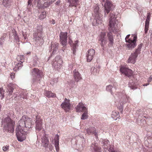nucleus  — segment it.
Listing matches in <instances>:
<instances>
[{"label": "nucleus", "instance_id": "nucleus-1", "mask_svg": "<svg viewBox=\"0 0 152 152\" xmlns=\"http://www.w3.org/2000/svg\"><path fill=\"white\" fill-rule=\"evenodd\" d=\"M110 18L109 22L108 30L110 32L107 34V37L109 43L112 45L113 43V39L111 32H116L118 21L115 17V15L112 13H110Z\"/></svg>", "mask_w": 152, "mask_h": 152}, {"label": "nucleus", "instance_id": "nucleus-2", "mask_svg": "<svg viewBox=\"0 0 152 152\" xmlns=\"http://www.w3.org/2000/svg\"><path fill=\"white\" fill-rule=\"evenodd\" d=\"M17 126V130H19V128H21L25 129L26 131L28 130L33 127L31 119L26 116H23L18 121Z\"/></svg>", "mask_w": 152, "mask_h": 152}, {"label": "nucleus", "instance_id": "nucleus-3", "mask_svg": "<svg viewBox=\"0 0 152 152\" xmlns=\"http://www.w3.org/2000/svg\"><path fill=\"white\" fill-rule=\"evenodd\" d=\"M4 129L6 132L13 133L14 131L15 122L9 117L5 118L3 121Z\"/></svg>", "mask_w": 152, "mask_h": 152}, {"label": "nucleus", "instance_id": "nucleus-4", "mask_svg": "<svg viewBox=\"0 0 152 152\" xmlns=\"http://www.w3.org/2000/svg\"><path fill=\"white\" fill-rule=\"evenodd\" d=\"M56 0H34L35 3H37V7L39 9L45 8L48 7ZM32 0H28V5L32 3Z\"/></svg>", "mask_w": 152, "mask_h": 152}, {"label": "nucleus", "instance_id": "nucleus-5", "mask_svg": "<svg viewBox=\"0 0 152 152\" xmlns=\"http://www.w3.org/2000/svg\"><path fill=\"white\" fill-rule=\"evenodd\" d=\"M137 38V36L134 34L131 36L128 34L126 36L125 39L126 42L128 43L126 46L129 50H132L136 46Z\"/></svg>", "mask_w": 152, "mask_h": 152}, {"label": "nucleus", "instance_id": "nucleus-6", "mask_svg": "<svg viewBox=\"0 0 152 152\" xmlns=\"http://www.w3.org/2000/svg\"><path fill=\"white\" fill-rule=\"evenodd\" d=\"M99 7L97 6H95L94 8V13L95 18L94 21H95L96 23H93L94 26L97 25L102 22V18L101 17V15L99 12Z\"/></svg>", "mask_w": 152, "mask_h": 152}, {"label": "nucleus", "instance_id": "nucleus-7", "mask_svg": "<svg viewBox=\"0 0 152 152\" xmlns=\"http://www.w3.org/2000/svg\"><path fill=\"white\" fill-rule=\"evenodd\" d=\"M63 61L60 56H57L53 60L52 65L53 68L56 70L60 69L62 67Z\"/></svg>", "mask_w": 152, "mask_h": 152}, {"label": "nucleus", "instance_id": "nucleus-8", "mask_svg": "<svg viewBox=\"0 0 152 152\" xmlns=\"http://www.w3.org/2000/svg\"><path fill=\"white\" fill-rule=\"evenodd\" d=\"M18 127L16 129L17 132L16 135L18 140L20 142H22L26 139L25 134H26L27 132L26 131L25 129L19 128V130H17Z\"/></svg>", "mask_w": 152, "mask_h": 152}, {"label": "nucleus", "instance_id": "nucleus-9", "mask_svg": "<svg viewBox=\"0 0 152 152\" xmlns=\"http://www.w3.org/2000/svg\"><path fill=\"white\" fill-rule=\"evenodd\" d=\"M31 72L33 79L35 80H40L43 75V72L38 68H34Z\"/></svg>", "mask_w": 152, "mask_h": 152}, {"label": "nucleus", "instance_id": "nucleus-10", "mask_svg": "<svg viewBox=\"0 0 152 152\" xmlns=\"http://www.w3.org/2000/svg\"><path fill=\"white\" fill-rule=\"evenodd\" d=\"M99 41L100 42V43L102 48L104 49V45L107 44V41L106 36V32L104 31L101 33Z\"/></svg>", "mask_w": 152, "mask_h": 152}, {"label": "nucleus", "instance_id": "nucleus-11", "mask_svg": "<svg viewBox=\"0 0 152 152\" xmlns=\"http://www.w3.org/2000/svg\"><path fill=\"white\" fill-rule=\"evenodd\" d=\"M114 7L112 2L109 0H106L104 4V15H106V13L108 14L112 10Z\"/></svg>", "mask_w": 152, "mask_h": 152}, {"label": "nucleus", "instance_id": "nucleus-12", "mask_svg": "<svg viewBox=\"0 0 152 152\" xmlns=\"http://www.w3.org/2000/svg\"><path fill=\"white\" fill-rule=\"evenodd\" d=\"M43 27L40 26L37 27V31L34 34V37L36 41L39 40L42 37V32Z\"/></svg>", "mask_w": 152, "mask_h": 152}, {"label": "nucleus", "instance_id": "nucleus-13", "mask_svg": "<svg viewBox=\"0 0 152 152\" xmlns=\"http://www.w3.org/2000/svg\"><path fill=\"white\" fill-rule=\"evenodd\" d=\"M61 106L65 112L69 111L70 109L71 106L70 100L65 98L64 101L61 104Z\"/></svg>", "mask_w": 152, "mask_h": 152}, {"label": "nucleus", "instance_id": "nucleus-14", "mask_svg": "<svg viewBox=\"0 0 152 152\" xmlns=\"http://www.w3.org/2000/svg\"><path fill=\"white\" fill-rule=\"evenodd\" d=\"M67 33L61 32L60 33V38L61 44L64 46H65L67 43Z\"/></svg>", "mask_w": 152, "mask_h": 152}, {"label": "nucleus", "instance_id": "nucleus-15", "mask_svg": "<svg viewBox=\"0 0 152 152\" xmlns=\"http://www.w3.org/2000/svg\"><path fill=\"white\" fill-rule=\"evenodd\" d=\"M120 70L121 72L127 76L130 77L131 78L133 77V76H132L133 72L131 69L125 67H122L121 68Z\"/></svg>", "mask_w": 152, "mask_h": 152}, {"label": "nucleus", "instance_id": "nucleus-16", "mask_svg": "<svg viewBox=\"0 0 152 152\" xmlns=\"http://www.w3.org/2000/svg\"><path fill=\"white\" fill-rule=\"evenodd\" d=\"M95 55V50L93 49H89L86 53L87 61L90 62L93 58Z\"/></svg>", "mask_w": 152, "mask_h": 152}, {"label": "nucleus", "instance_id": "nucleus-17", "mask_svg": "<svg viewBox=\"0 0 152 152\" xmlns=\"http://www.w3.org/2000/svg\"><path fill=\"white\" fill-rule=\"evenodd\" d=\"M58 43L57 42H52L50 48L51 51H52V54H55L58 48Z\"/></svg>", "mask_w": 152, "mask_h": 152}, {"label": "nucleus", "instance_id": "nucleus-18", "mask_svg": "<svg viewBox=\"0 0 152 152\" xmlns=\"http://www.w3.org/2000/svg\"><path fill=\"white\" fill-rule=\"evenodd\" d=\"M87 110V109L84 106V105L81 102L79 103L76 107V111L77 112H83V111Z\"/></svg>", "mask_w": 152, "mask_h": 152}, {"label": "nucleus", "instance_id": "nucleus-19", "mask_svg": "<svg viewBox=\"0 0 152 152\" xmlns=\"http://www.w3.org/2000/svg\"><path fill=\"white\" fill-rule=\"evenodd\" d=\"M90 149L92 152H102L101 148L96 143L92 144Z\"/></svg>", "mask_w": 152, "mask_h": 152}, {"label": "nucleus", "instance_id": "nucleus-20", "mask_svg": "<svg viewBox=\"0 0 152 152\" xmlns=\"http://www.w3.org/2000/svg\"><path fill=\"white\" fill-rule=\"evenodd\" d=\"M135 53H132L128 60V63L134 64L136 62V59L137 57Z\"/></svg>", "mask_w": 152, "mask_h": 152}, {"label": "nucleus", "instance_id": "nucleus-21", "mask_svg": "<svg viewBox=\"0 0 152 152\" xmlns=\"http://www.w3.org/2000/svg\"><path fill=\"white\" fill-rule=\"evenodd\" d=\"M73 73L74 79L76 82H78L82 79L81 75L76 69L73 72Z\"/></svg>", "mask_w": 152, "mask_h": 152}, {"label": "nucleus", "instance_id": "nucleus-22", "mask_svg": "<svg viewBox=\"0 0 152 152\" xmlns=\"http://www.w3.org/2000/svg\"><path fill=\"white\" fill-rule=\"evenodd\" d=\"M49 140L48 137L46 135H44L42 137V146L47 148H48V146L49 144Z\"/></svg>", "mask_w": 152, "mask_h": 152}, {"label": "nucleus", "instance_id": "nucleus-23", "mask_svg": "<svg viewBox=\"0 0 152 152\" xmlns=\"http://www.w3.org/2000/svg\"><path fill=\"white\" fill-rule=\"evenodd\" d=\"M86 132L88 134H94L95 136H97V134L96 132V128L93 127H91L86 129Z\"/></svg>", "mask_w": 152, "mask_h": 152}, {"label": "nucleus", "instance_id": "nucleus-24", "mask_svg": "<svg viewBox=\"0 0 152 152\" xmlns=\"http://www.w3.org/2000/svg\"><path fill=\"white\" fill-rule=\"evenodd\" d=\"M55 140V147L57 152H59V136L58 134H56Z\"/></svg>", "mask_w": 152, "mask_h": 152}, {"label": "nucleus", "instance_id": "nucleus-25", "mask_svg": "<svg viewBox=\"0 0 152 152\" xmlns=\"http://www.w3.org/2000/svg\"><path fill=\"white\" fill-rule=\"evenodd\" d=\"M45 95L48 98H54L56 97V94L52 93L51 91H46L45 92Z\"/></svg>", "mask_w": 152, "mask_h": 152}, {"label": "nucleus", "instance_id": "nucleus-26", "mask_svg": "<svg viewBox=\"0 0 152 152\" xmlns=\"http://www.w3.org/2000/svg\"><path fill=\"white\" fill-rule=\"evenodd\" d=\"M12 85L11 83H10L7 85V92L9 93V94L10 95H12L13 92L14 88H12Z\"/></svg>", "mask_w": 152, "mask_h": 152}, {"label": "nucleus", "instance_id": "nucleus-27", "mask_svg": "<svg viewBox=\"0 0 152 152\" xmlns=\"http://www.w3.org/2000/svg\"><path fill=\"white\" fill-rule=\"evenodd\" d=\"M111 117L114 119L116 120L117 118H119L120 116L119 115L118 112L114 111L112 112Z\"/></svg>", "mask_w": 152, "mask_h": 152}, {"label": "nucleus", "instance_id": "nucleus-28", "mask_svg": "<svg viewBox=\"0 0 152 152\" xmlns=\"http://www.w3.org/2000/svg\"><path fill=\"white\" fill-rule=\"evenodd\" d=\"M23 64L21 63L18 62L15 64V67L13 69L15 71L18 70L19 68H21L23 66Z\"/></svg>", "mask_w": 152, "mask_h": 152}, {"label": "nucleus", "instance_id": "nucleus-29", "mask_svg": "<svg viewBox=\"0 0 152 152\" xmlns=\"http://www.w3.org/2000/svg\"><path fill=\"white\" fill-rule=\"evenodd\" d=\"M83 112H84V113L82 115L81 118V119H83V120H85V119H86L88 118V110H85L84 111H83Z\"/></svg>", "mask_w": 152, "mask_h": 152}, {"label": "nucleus", "instance_id": "nucleus-30", "mask_svg": "<svg viewBox=\"0 0 152 152\" xmlns=\"http://www.w3.org/2000/svg\"><path fill=\"white\" fill-rule=\"evenodd\" d=\"M17 60L18 62L20 63H21L23 64V63L24 61V57L22 55H19L17 57Z\"/></svg>", "mask_w": 152, "mask_h": 152}, {"label": "nucleus", "instance_id": "nucleus-31", "mask_svg": "<svg viewBox=\"0 0 152 152\" xmlns=\"http://www.w3.org/2000/svg\"><path fill=\"white\" fill-rule=\"evenodd\" d=\"M36 129L38 131H39L41 130L42 128V123H36Z\"/></svg>", "mask_w": 152, "mask_h": 152}, {"label": "nucleus", "instance_id": "nucleus-32", "mask_svg": "<svg viewBox=\"0 0 152 152\" xmlns=\"http://www.w3.org/2000/svg\"><path fill=\"white\" fill-rule=\"evenodd\" d=\"M78 0H71L70 1V4L69 6L76 7L77 1Z\"/></svg>", "mask_w": 152, "mask_h": 152}, {"label": "nucleus", "instance_id": "nucleus-33", "mask_svg": "<svg viewBox=\"0 0 152 152\" xmlns=\"http://www.w3.org/2000/svg\"><path fill=\"white\" fill-rule=\"evenodd\" d=\"M109 141L107 140L106 141H105L104 142V148L106 149H108L110 146L109 143Z\"/></svg>", "mask_w": 152, "mask_h": 152}, {"label": "nucleus", "instance_id": "nucleus-34", "mask_svg": "<svg viewBox=\"0 0 152 152\" xmlns=\"http://www.w3.org/2000/svg\"><path fill=\"white\" fill-rule=\"evenodd\" d=\"M42 123V119L41 118L40 116L37 115L36 116V123Z\"/></svg>", "mask_w": 152, "mask_h": 152}, {"label": "nucleus", "instance_id": "nucleus-35", "mask_svg": "<svg viewBox=\"0 0 152 152\" xmlns=\"http://www.w3.org/2000/svg\"><path fill=\"white\" fill-rule=\"evenodd\" d=\"M10 0H3V4L5 7H7L10 5Z\"/></svg>", "mask_w": 152, "mask_h": 152}, {"label": "nucleus", "instance_id": "nucleus-36", "mask_svg": "<svg viewBox=\"0 0 152 152\" xmlns=\"http://www.w3.org/2000/svg\"><path fill=\"white\" fill-rule=\"evenodd\" d=\"M78 42L77 41H75V43H73L72 45H71V46L73 48V53H74L75 52V49L77 45Z\"/></svg>", "mask_w": 152, "mask_h": 152}, {"label": "nucleus", "instance_id": "nucleus-37", "mask_svg": "<svg viewBox=\"0 0 152 152\" xmlns=\"http://www.w3.org/2000/svg\"><path fill=\"white\" fill-rule=\"evenodd\" d=\"M46 13L45 12H42L39 15V18L40 19H42L45 18L46 16Z\"/></svg>", "mask_w": 152, "mask_h": 152}, {"label": "nucleus", "instance_id": "nucleus-38", "mask_svg": "<svg viewBox=\"0 0 152 152\" xmlns=\"http://www.w3.org/2000/svg\"><path fill=\"white\" fill-rule=\"evenodd\" d=\"M149 24L148 23H145V34H146L148 30V28H149Z\"/></svg>", "mask_w": 152, "mask_h": 152}, {"label": "nucleus", "instance_id": "nucleus-39", "mask_svg": "<svg viewBox=\"0 0 152 152\" xmlns=\"http://www.w3.org/2000/svg\"><path fill=\"white\" fill-rule=\"evenodd\" d=\"M4 91L2 88H0V94L1 96V99L3 98L4 97Z\"/></svg>", "mask_w": 152, "mask_h": 152}, {"label": "nucleus", "instance_id": "nucleus-40", "mask_svg": "<svg viewBox=\"0 0 152 152\" xmlns=\"http://www.w3.org/2000/svg\"><path fill=\"white\" fill-rule=\"evenodd\" d=\"M9 148V145H6L4 146L2 148L3 150L4 151H8Z\"/></svg>", "mask_w": 152, "mask_h": 152}, {"label": "nucleus", "instance_id": "nucleus-41", "mask_svg": "<svg viewBox=\"0 0 152 152\" xmlns=\"http://www.w3.org/2000/svg\"><path fill=\"white\" fill-rule=\"evenodd\" d=\"M13 35L14 36L15 39L16 40H18V38L16 31H14V32Z\"/></svg>", "mask_w": 152, "mask_h": 152}, {"label": "nucleus", "instance_id": "nucleus-42", "mask_svg": "<svg viewBox=\"0 0 152 152\" xmlns=\"http://www.w3.org/2000/svg\"><path fill=\"white\" fill-rule=\"evenodd\" d=\"M112 87L111 85H109L106 87V90L108 91H110Z\"/></svg>", "mask_w": 152, "mask_h": 152}, {"label": "nucleus", "instance_id": "nucleus-43", "mask_svg": "<svg viewBox=\"0 0 152 152\" xmlns=\"http://www.w3.org/2000/svg\"><path fill=\"white\" fill-rule=\"evenodd\" d=\"M140 50H139L137 48L135 52L133 53H135V54L137 55V56L140 53Z\"/></svg>", "mask_w": 152, "mask_h": 152}, {"label": "nucleus", "instance_id": "nucleus-44", "mask_svg": "<svg viewBox=\"0 0 152 152\" xmlns=\"http://www.w3.org/2000/svg\"><path fill=\"white\" fill-rule=\"evenodd\" d=\"M48 147L49 148V150L50 151H52L53 150V147L52 145L51 144H48Z\"/></svg>", "mask_w": 152, "mask_h": 152}, {"label": "nucleus", "instance_id": "nucleus-45", "mask_svg": "<svg viewBox=\"0 0 152 152\" xmlns=\"http://www.w3.org/2000/svg\"><path fill=\"white\" fill-rule=\"evenodd\" d=\"M10 77L13 80L15 78V74L12 73L10 75Z\"/></svg>", "mask_w": 152, "mask_h": 152}, {"label": "nucleus", "instance_id": "nucleus-46", "mask_svg": "<svg viewBox=\"0 0 152 152\" xmlns=\"http://www.w3.org/2000/svg\"><path fill=\"white\" fill-rule=\"evenodd\" d=\"M19 97L20 98H22L23 99H26L27 97L25 95H23L22 94L20 95Z\"/></svg>", "mask_w": 152, "mask_h": 152}, {"label": "nucleus", "instance_id": "nucleus-47", "mask_svg": "<svg viewBox=\"0 0 152 152\" xmlns=\"http://www.w3.org/2000/svg\"><path fill=\"white\" fill-rule=\"evenodd\" d=\"M152 80V75L150 76L148 80V83H150Z\"/></svg>", "mask_w": 152, "mask_h": 152}, {"label": "nucleus", "instance_id": "nucleus-48", "mask_svg": "<svg viewBox=\"0 0 152 152\" xmlns=\"http://www.w3.org/2000/svg\"><path fill=\"white\" fill-rule=\"evenodd\" d=\"M150 19V18H147L146 20H145V23L149 24Z\"/></svg>", "mask_w": 152, "mask_h": 152}, {"label": "nucleus", "instance_id": "nucleus-49", "mask_svg": "<svg viewBox=\"0 0 152 152\" xmlns=\"http://www.w3.org/2000/svg\"><path fill=\"white\" fill-rule=\"evenodd\" d=\"M151 14L150 12H148L147 18H150Z\"/></svg>", "mask_w": 152, "mask_h": 152}, {"label": "nucleus", "instance_id": "nucleus-50", "mask_svg": "<svg viewBox=\"0 0 152 152\" xmlns=\"http://www.w3.org/2000/svg\"><path fill=\"white\" fill-rule=\"evenodd\" d=\"M142 43H141V44H140L138 46V48H137V49H139V50H141V49L142 47Z\"/></svg>", "mask_w": 152, "mask_h": 152}, {"label": "nucleus", "instance_id": "nucleus-51", "mask_svg": "<svg viewBox=\"0 0 152 152\" xmlns=\"http://www.w3.org/2000/svg\"><path fill=\"white\" fill-rule=\"evenodd\" d=\"M4 42V41L3 39L2 38L0 39V44L1 45H2L3 44Z\"/></svg>", "mask_w": 152, "mask_h": 152}, {"label": "nucleus", "instance_id": "nucleus-52", "mask_svg": "<svg viewBox=\"0 0 152 152\" xmlns=\"http://www.w3.org/2000/svg\"><path fill=\"white\" fill-rule=\"evenodd\" d=\"M23 37H24V39H27V34L25 33V34H23Z\"/></svg>", "mask_w": 152, "mask_h": 152}, {"label": "nucleus", "instance_id": "nucleus-53", "mask_svg": "<svg viewBox=\"0 0 152 152\" xmlns=\"http://www.w3.org/2000/svg\"><path fill=\"white\" fill-rule=\"evenodd\" d=\"M93 70L94 71V72H92V73L93 74H94V75H96L97 72H96V73H95L94 72V71H97L96 69V68H93Z\"/></svg>", "mask_w": 152, "mask_h": 152}, {"label": "nucleus", "instance_id": "nucleus-54", "mask_svg": "<svg viewBox=\"0 0 152 152\" xmlns=\"http://www.w3.org/2000/svg\"><path fill=\"white\" fill-rule=\"evenodd\" d=\"M69 44L71 45H72V44H73L72 41V40H71L70 38H69Z\"/></svg>", "mask_w": 152, "mask_h": 152}, {"label": "nucleus", "instance_id": "nucleus-55", "mask_svg": "<svg viewBox=\"0 0 152 152\" xmlns=\"http://www.w3.org/2000/svg\"><path fill=\"white\" fill-rule=\"evenodd\" d=\"M55 23H56L55 21L54 20H53L52 21V23L53 24H54Z\"/></svg>", "mask_w": 152, "mask_h": 152}, {"label": "nucleus", "instance_id": "nucleus-56", "mask_svg": "<svg viewBox=\"0 0 152 152\" xmlns=\"http://www.w3.org/2000/svg\"><path fill=\"white\" fill-rule=\"evenodd\" d=\"M149 84V83H148L145 84L143 85V86H147Z\"/></svg>", "mask_w": 152, "mask_h": 152}, {"label": "nucleus", "instance_id": "nucleus-57", "mask_svg": "<svg viewBox=\"0 0 152 152\" xmlns=\"http://www.w3.org/2000/svg\"><path fill=\"white\" fill-rule=\"evenodd\" d=\"M101 2H102V4L103 5V2H104L105 0H101Z\"/></svg>", "mask_w": 152, "mask_h": 152}, {"label": "nucleus", "instance_id": "nucleus-58", "mask_svg": "<svg viewBox=\"0 0 152 152\" xmlns=\"http://www.w3.org/2000/svg\"><path fill=\"white\" fill-rule=\"evenodd\" d=\"M59 3L60 2H58V1H57L56 3V4L57 5H58L59 4Z\"/></svg>", "mask_w": 152, "mask_h": 152}, {"label": "nucleus", "instance_id": "nucleus-59", "mask_svg": "<svg viewBox=\"0 0 152 152\" xmlns=\"http://www.w3.org/2000/svg\"><path fill=\"white\" fill-rule=\"evenodd\" d=\"M1 105L0 104V111H1Z\"/></svg>", "mask_w": 152, "mask_h": 152}, {"label": "nucleus", "instance_id": "nucleus-60", "mask_svg": "<svg viewBox=\"0 0 152 152\" xmlns=\"http://www.w3.org/2000/svg\"><path fill=\"white\" fill-rule=\"evenodd\" d=\"M109 151H111V152H113V151H112L111 149L110 148V149H109Z\"/></svg>", "mask_w": 152, "mask_h": 152}, {"label": "nucleus", "instance_id": "nucleus-61", "mask_svg": "<svg viewBox=\"0 0 152 152\" xmlns=\"http://www.w3.org/2000/svg\"><path fill=\"white\" fill-rule=\"evenodd\" d=\"M30 53H31L30 52H29L27 54H30Z\"/></svg>", "mask_w": 152, "mask_h": 152}, {"label": "nucleus", "instance_id": "nucleus-62", "mask_svg": "<svg viewBox=\"0 0 152 152\" xmlns=\"http://www.w3.org/2000/svg\"><path fill=\"white\" fill-rule=\"evenodd\" d=\"M113 152H119L117 151H113Z\"/></svg>", "mask_w": 152, "mask_h": 152}]
</instances>
